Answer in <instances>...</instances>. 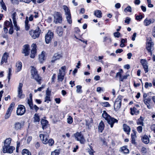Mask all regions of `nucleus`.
<instances>
[{"mask_svg": "<svg viewBox=\"0 0 155 155\" xmlns=\"http://www.w3.org/2000/svg\"><path fill=\"white\" fill-rule=\"evenodd\" d=\"M30 50L29 46L28 45H25L23 46L22 53L25 54V56H27L29 54Z\"/></svg>", "mask_w": 155, "mask_h": 155, "instance_id": "14", "label": "nucleus"}, {"mask_svg": "<svg viewBox=\"0 0 155 155\" xmlns=\"http://www.w3.org/2000/svg\"><path fill=\"white\" fill-rule=\"evenodd\" d=\"M32 78L38 82L39 81L41 80V78L39 77L38 74L32 77Z\"/></svg>", "mask_w": 155, "mask_h": 155, "instance_id": "39", "label": "nucleus"}, {"mask_svg": "<svg viewBox=\"0 0 155 155\" xmlns=\"http://www.w3.org/2000/svg\"><path fill=\"white\" fill-rule=\"evenodd\" d=\"M119 77V79L120 81H122L121 74L120 72H119L117 73L116 75V77Z\"/></svg>", "mask_w": 155, "mask_h": 155, "instance_id": "53", "label": "nucleus"}, {"mask_svg": "<svg viewBox=\"0 0 155 155\" xmlns=\"http://www.w3.org/2000/svg\"><path fill=\"white\" fill-rule=\"evenodd\" d=\"M75 139L81 144H84L86 142L83 135L81 133L77 132L74 134Z\"/></svg>", "mask_w": 155, "mask_h": 155, "instance_id": "7", "label": "nucleus"}, {"mask_svg": "<svg viewBox=\"0 0 155 155\" xmlns=\"http://www.w3.org/2000/svg\"><path fill=\"white\" fill-rule=\"evenodd\" d=\"M16 13L15 12H14L12 15V18L13 20H16L15 17L16 15Z\"/></svg>", "mask_w": 155, "mask_h": 155, "instance_id": "61", "label": "nucleus"}, {"mask_svg": "<svg viewBox=\"0 0 155 155\" xmlns=\"http://www.w3.org/2000/svg\"><path fill=\"white\" fill-rule=\"evenodd\" d=\"M66 66H63L59 70V72L58 74V81L62 82L65 74Z\"/></svg>", "mask_w": 155, "mask_h": 155, "instance_id": "3", "label": "nucleus"}, {"mask_svg": "<svg viewBox=\"0 0 155 155\" xmlns=\"http://www.w3.org/2000/svg\"><path fill=\"white\" fill-rule=\"evenodd\" d=\"M131 20V19L128 17H127L125 18V22L127 24H129Z\"/></svg>", "mask_w": 155, "mask_h": 155, "instance_id": "55", "label": "nucleus"}, {"mask_svg": "<svg viewBox=\"0 0 155 155\" xmlns=\"http://www.w3.org/2000/svg\"><path fill=\"white\" fill-rule=\"evenodd\" d=\"M28 17H26L25 21V29L26 31L28 30L30 28V25L28 24Z\"/></svg>", "mask_w": 155, "mask_h": 155, "instance_id": "31", "label": "nucleus"}, {"mask_svg": "<svg viewBox=\"0 0 155 155\" xmlns=\"http://www.w3.org/2000/svg\"><path fill=\"white\" fill-rule=\"evenodd\" d=\"M54 36L53 33L49 31L45 36V40L47 44H48L51 41Z\"/></svg>", "mask_w": 155, "mask_h": 155, "instance_id": "11", "label": "nucleus"}, {"mask_svg": "<svg viewBox=\"0 0 155 155\" xmlns=\"http://www.w3.org/2000/svg\"><path fill=\"white\" fill-rule=\"evenodd\" d=\"M143 102L146 105L150 104L151 101V99L150 97H147L146 98H145L143 100Z\"/></svg>", "mask_w": 155, "mask_h": 155, "instance_id": "40", "label": "nucleus"}, {"mask_svg": "<svg viewBox=\"0 0 155 155\" xmlns=\"http://www.w3.org/2000/svg\"><path fill=\"white\" fill-rule=\"evenodd\" d=\"M136 35H137V33L136 32H135L133 34V36H132V41H134L135 40V38L136 37Z\"/></svg>", "mask_w": 155, "mask_h": 155, "instance_id": "59", "label": "nucleus"}, {"mask_svg": "<svg viewBox=\"0 0 155 155\" xmlns=\"http://www.w3.org/2000/svg\"><path fill=\"white\" fill-rule=\"evenodd\" d=\"M41 123L42 128L44 130L46 128H47L48 130H49L48 128H49L47 127L48 125V122L47 120L42 119L41 120Z\"/></svg>", "mask_w": 155, "mask_h": 155, "instance_id": "17", "label": "nucleus"}, {"mask_svg": "<svg viewBox=\"0 0 155 155\" xmlns=\"http://www.w3.org/2000/svg\"><path fill=\"white\" fill-rule=\"evenodd\" d=\"M11 139L10 138L6 139L4 141V145L3 146H10L11 143Z\"/></svg>", "mask_w": 155, "mask_h": 155, "instance_id": "32", "label": "nucleus"}, {"mask_svg": "<svg viewBox=\"0 0 155 155\" xmlns=\"http://www.w3.org/2000/svg\"><path fill=\"white\" fill-rule=\"evenodd\" d=\"M16 66L17 68L16 70L17 72H19L21 69L22 67V63L21 62L18 61L16 64Z\"/></svg>", "mask_w": 155, "mask_h": 155, "instance_id": "27", "label": "nucleus"}, {"mask_svg": "<svg viewBox=\"0 0 155 155\" xmlns=\"http://www.w3.org/2000/svg\"><path fill=\"white\" fill-rule=\"evenodd\" d=\"M0 3L2 9L6 11L7 9L6 7L3 0H0Z\"/></svg>", "mask_w": 155, "mask_h": 155, "instance_id": "41", "label": "nucleus"}, {"mask_svg": "<svg viewBox=\"0 0 155 155\" xmlns=\"http://www.w3.org/2000/svg\"><path fill=\"white\" fill-rule=\"evenodd\" d=\"M137 123L138 125H140L142 126L143 125V119L141 117L137 120Z\"/></svg>", "mask_w": 155, "mask_h": 155, "instance_id": "34", "label": "nucleus"}, {"mask_svg": "<svg viewBox=\"0 0 155 155\" xmlns=\"http://www.w3.org/2000/svg\"><path fill=\"white\" fill-rule=\"evenodd\" d=\"M120 4L119 3H116L115 5V7L117 8H120Z\"/></svg>", "mask_w": 155, "mask_h": 155, "instance_id": "62", "label": "nucleus"}, {"mask_svg": "<svg viewBox=\"0 0 155 155\" xmlns=\"http://www.w3.org/2000/svg\"><path fill=\"white\" fill-rule=\"evenodd\" d=\"M54 22L55 23H61L62 22V18L61 14L59 12H55L54 15Z\"/></svg>", "mask_w": 155, "mask_h": 155, "instance_id": "8", "label": "nucleus"}, {"mask_svg": "<svg viewBox=\"0 0 155 155\" xmlns=\"http://www.w3.org/2000/svg\"><path fill=\"white\" fill-rule=\"evenodd\" d=\"M50 96L46 95L45 97V102L48 103L49 101H50Z\"/></svg>", "mask_w": 155, "mask_h": 155, "instance_id": "49", "label": "nucleus"}, {"mask_svg": "<svg viewBox=\"0 0 155 155\" xmlns=\"http://www.w3.org/2000/svg\"><path fill=\"white\" fill-rule=\"evenodd\" d=\"M102 116L107 120V123L110 125L111 128L113 127L114 124L115 123H117L118 122V120L117 119L111 117L107 114L105 111H103Z\"/></svg>", "mask_w": 155, "mask_h": 155, "instance_id": "1", "label": "nucleus"}, {"mask_svg": "<svg viewBox=\"0 0 155 155\" xmlns=\"http://www.w3.org/2000/svg\"><path fill=\"white\" fill-rule=\"evenodd\" d=\"M94 15L97 17L101 18L102 17V13L99 10H96L94 11Z\"/></svg>", "mask_w": 155, "mask_h": 155, "instance_id": "29", "label": "nucleus"}, {"mask_svg": "<svg viewBox=\"0 0 155 155\" xmlns=\"http://www.w3.org/2000/svg\"><path fill=\"white\" fill-rule=\"evenodd\" d=\"M152 84L151 83L146 82L145 83L144 87L146 88H148L149 87H151Z\"/></svg>", "mask_w": 155, "mask_h": 155, "instance_id": "50", "label": "nucleus"}, {"mask_svg": "<svg viewBox=\"0 0 155 155\" xmlns=\"http://www.w3.org/2000/svg\"><path fill=\"white\" fill-rule=\"evenodd\" d=\"M122 99V96H119L115 100L114 105V110L116 111L118 110L120 108L121 105Z\"/></svg>", "mask_w": 155, "mask_h": 155, "instance_id": "5", "label": "nucleus"}, {"mask_svg": "<svg viewBox=\"0 0 155 155\" xmlns=\"http://www.w3.org/2000/svg\"><path fill=\"white\" fill-rule=\"evenodd\" d=\"M120 34L119 32H117L114 33V35L116 37L118 38L120 36Z\"/></svg>", "mask_w": 155, "mask_h": 155, "instance_id": "58", "label": "nucleus"}, {"mask_svg": "<svg viewBox=\"0 0 155 155\" xmlns=\"http://www.w3.org/2000/svg\"><path fill=\"white\" fill-rule=\"evenodd\" d=\"M131 141L132 143L133 144H135V139L136 138V134L135 133L132 134L131 135Z\"/></svg>", "mask_w": 155, "mask_h": 155, "instance_id": "35", "label": "nucleus"}, {"mask_svg": "<svg viewBox=\"0 0 155 155\" xmlns=\"http://www.w3.org/2000/svg\"><path fill=\"white\" fill-rule=\"evenodd\" d=\"M32 94L31 93L29 94V98H28L26 102L29 106L30 109L32 110H35L37 112L39 109V108L36 105L34 106L33 104L32 100Z\"/></svg>", "mask_w": 155, "mask_h": 155, "instance_id": "4", "label": "nucleus"}, {"mask_svg": "<svg viewBox=\"0 0 155 155\" xmlns=\"http://www.w3.org/2000/svg\"><path fill=\"white\" fill-rule=\"evenodd\" d=\"M34 122H38L40 121V118L39 116L36 114H35L34 115Z\"/></svg>", "mask_w": 155, "mask_h": 155, "instance_id": "43", "label": "nucleus"}, {"mask_svg": "<svg viewBox=\"0 0 155 155\" xmlns=\"http://www.w3.org/2000/svg\"><path fill=\"white\" fill-rule=\"evenodd\" d=\"M15 149V148L11 146H3L2 151L3 153H12L13 151Z\"/></svg>", "mask_w": 155, "mask_h": 155, "instance_id": "10", "label": "nucleus"}, {"mask_svg": "<svg viewBox=\"0 0 155 155\" xmlns=\"http://www.w3.org/2000/svg\"><path fill=\"white\" fill-rule=\"evenodd\" d=\"M32 48L31 51L30 57L31 58H34L36 53V44H33L32 45Z\"/></svg>", "mask_w": 155, "mask_h": 155, "instance_id": "16", "label": "nucleus"}, {"mask_svg": "<svg viewBox=\"0 0 155 155\" xmlns=\"http://www.w3.org/2000/svg\"><path fill=\"white\" fill-rule=\"evenodd\" d=\"M30 35L33 39H35L38 37L40 35V32L38 30H31L29 31Z\"/></svg>", "mask_w": 155, "mask_h": 155, "instance_id": "12", "label": "nucleus"}, {"mask_svg": "<svg viewBox=\"0 0 155 155\" xmlns=\"http://www.w3.org/2000/svg\"><path fill=\"white\" fill-rule=\"evenodd\" d=\"M154 45V43L152 41L151 39L146 43V48L147 50L151 54H152L151 51L152 47Z\"/></svg>", "mask_w": 155, "mask_h": 155, "instance_id": "13", "label": "nucleus"}, {"mask_svg": "<svg viewBox=\"0 0 155 155\" xmlns=\"http://www.w3.org/2000/svg\"><path fill=\"white\" fill-rule=\"evenodd\" d=\"M31 73L32 77L38 74L37 71L36 69L33 67H32L31 70Z\"/></svg>", "mask_w": 155, "mask_h": 155, "instance_id": "33", "label": "nucleus"}, {"mask_svg": "<svg viewBox=\"0 0 155 155\" xmlns=\"http://www.w3.org/2000/svg\"><path fill=\"white\" fill-rule=\"evenodd\" d=\"M49 145L50 146H52L54 143V140L52 139H50L48 140Z\"/></svg>", "mask_w": 155, "mask_h": 155, "instance_id": "51", "label": "nucleus"}, {"mask_svg": "<svg viewBox=\"0 0 155 155\" xmlns=\"http://www.w3.org/2000/svg\"><path fill=\"white\" fill-rule=\"evenodd\" d=\"M60 153L59 150H56L51 153V155H59Z\"/></svg>", "mask_w": 155, "mask_h": 155, "instance_id": "47", "label": "nucleus"}, {"mask_svg": "<svg viewBox=\"0 0 155 155\" xmlns=\"http://www.w3.org/2000/svg\"><path fill=\"white\" fill-rule=\"evenodd\" d=\"M23 126V124L21 123L17 122L15 123L14 125V128L16 130H20Z\"/></svg>", "mask_w": 155, "mask_h": 155, "instance_id": "20", "label": "nucleus"}, {"mask_svg": "<svg viewBox=\"0 0 155 155\" xmlns=\"http://www.w3.org/2000/svg\"><path fill=\"white\" fill-rule=\"evenodd\" d=\"M90 149L88 150V152L90 155H94V151L92 149V147L91 146H90Z\"/></svg>", "mask_w": 155, "mask_h": 155, "instance_id": "48", "label": "nucleus"}, {"mask_svg": "<svg viewBox=\"0 0 155 155\" xmlns=\"http://www.w3.org/2000/svg\"><path fill=\"white\" fill-rule=\"evenodd\" d=\"M5 26L8 27L11 25V27L12 26V24L10 21H6L5 22Z\"/></svg>", "mask_w": 155, "mask_h": 155, "instance_id": "52", "label": "nucleus"}, {"mask_svg": "<svg viewBox=\"0 0 155 155\" xmlns=\"http://www.w3.org/2000/svg\"><path fill=\"white\" fill-rule=\"evenodd\" d=\"M137 130L139 133H140L142 131L143 127L142 126H139L137 127Z\"/></svg>", "mask_w": 155, "mask_h": 155, "instance_id": "54", "label": "nucleus"}, {"mask_svg": "<svg viewBox=\"0 0 155 155\" xmlns=\"http://www.w3.org/2000/svg\"><path fill=\"white\" fill-rule=\"evenodd\" d=\"M104 125L102 120H101L99 123V125L98 126V129L99 131L100 132H102L103 130H104Z\"/></svg>", "mask_w": 155, "mask_h": 155, "instance_id": "23", "label": "nucleus"}, {"mask_svg": "<svg viewBox=\"0 0 155 155\" xmlns=\"http://www.w3.org/2000/svg\"><path fill=\"white\" fill-rule=\"evenodd\" d=\"M130 113L132 115H133L136 113V110H137L136 107H134L133 108H130Z\"/></svg>", "mask_w": 155, "mask_h": 155, "instance_id": "46", "label": "nucleus"}, {"mask_svg": "<svg viewBox=\"0 0 155 155\" xmlns=\"http://www.w3.org/2000/svg\"><path fill=\"white\" fill-rule=\"evenodd\" d=\"M143 142L146 144H148L149 142V139L148 137L146 135H144L142 137Z\"/></svg>", "mask_w": 155, "mask_h": 155, "instance_id": "30", "label": "nucleus"}, {"mask_svg": "<svg viewBox=\"0 0 155 155\" xmlns=\"http://www.w3.org/2000/svg\"><path fill=\"white\" fill-rule=\"evenodd\" d=\"M51 91H49L48 88L46 91V95L50 96L51 95Z\"/></svg>", "mask_w": 155, "mask_h": 155, "instance_id": "60", "label": "nucleus"}, {"mask_svg": "<svg viewBox=\"0 0 155 155\" xmlns=\"http://www.w3.org/2000/svg\"><path fill=\"white\" fill-rule=\"evenodd\" d=\"M82 86L81 85H78L76 86V92L78 93L81 94L82 92V90L81 89Z\"/></svg>", "mask_w": 155, "mask_h": 155, "instance_id": "37", "label": "nucleus"}, {"mask_svg": "<svg viewBox=\"0 0 155 155\" xmlns=\"http://www.w3.org/2000/svg\"><path fill=\"white\" fill-rule=\"evenodd\" d=\"M123 127L124 131L126 132L127 134H129L130 131V127L125 124H123Z\"/></svg>", "mask_w": 155, "mask_h": 155, "instance_id": "21", "label": "nucleus"}, {"mask_svg": "<svg viewBox=\"0 0 155 155\" xmlns=\"http://www.w3.org/2000/svg\"><path fill=\"white\" fill-rule=\"evenodd\" d=\"M8 55L7 53H5L4 54L3 57L2 58L1 64H2L4 62H7V60L8 59Z\"/></svg>", "mask_w": 155, "mask_h": 155, "instance_id": "24", "label": "nucleus"}, {"mask_svg": "<svg viewBox=\"0 0 155 155\" xmlns=\"http://www.w3.org/2000/svg\"><path fill=\"white\" fill-rule=\"evenodd\" d=\"M63 8L65 11L66 17L67 21L69 24H71L72 23V21L70 10L68 7L66 5L63 6Z\"/></svg>", "mask_w": 155, "mask_h": 155, "instance_id": "6", "label": "nucleus"}, {"mask_svg": "<svg viewBox=\"0 0 155 155\" xmlns=\"http://www.w3.org/2000/svg\"><path fill=\"white\" fill-rule=\"evenodd\" d=\"M154 21L155 20L153 19H148L147 18L144 20L143 24L144 25L147 26L153 23Z\"/></svg>", "mask_w": 155, "mask_h": 155, "instance_id": "18", "label": "nucleus"}, {"mask_svg": "<svg viewBox=\"0 0 155 155\" xmlns=\"http://www.w3.org/2000/svg\"><path fill=\"white\" fill-rule=\"evenodd\" d=\"M73 121V118L70 116H69L67 118V123L69 124H71Z\"/></svg>", "mask_w": 155, "mask_h": 155, "instance_id": "45", "label": "nucleus"}, {"mask_svg": "<svg viewBox=\"0 0 155 155\" xmlns=\"http://www.w3.org/2000/svg\"><path fill=\"white\" fill-rule=\"evenodd\" d=\"M34 15H31L29 18V20L30 21H32L33 19Z\"/></svg>", "mask_w": 155, "mask_h": 155, "instance_id": "64", "label": "nucleus"}, {"mask_svg": "<svg viewBox=\"0 0 155 155\" xmlns=\"http://www.w3.org/2000/svg\"><path fill=\"white\" fill-rule=\"evenodd\" d=\"M101 105L104 107H110V104L108 102H101L100 103Z\"/></svg>", "mask_w": 155, "mask_h": 155, "instance_id": "42", "label": "nucleus"}, {"mask_svg": "<svg viewBox=\"0 0 155 155\" xmlns=\"http://www.w3.org/2000/svg\"><path fill=\"white\" fill-rule=\"evenodd\" d=\"M141 63L142 64L145 73H147L148 71V66L147 64L146 61L142 59L141 60Z\"/></svg>", "mask_w": 155, "mask_h": 155, "instance_id": "19", "label": "nucleus"}, {"mask_svg": "<svg viewBox=\"0 0 155 155\" xmlns=\"http://www.w3.org/2000/svg\"><path fill=\"white\" fill-rule=\"evenodd\" d=\"M15 106V104L14 103H12L10 105L9 107L7 110L6 114H9L11 115V112L13 109V107Z\"/></svg>", "mask_w": 155, "mask_h": 155, "instance_id": "22", "label": "nucleus"}, {"mask_svg": "<svg viewBox=\"0 0 155 155\" xmlns=\"http://www.w3.org/2000/svg\"><path fill=\"white\" fill-rule=\"evenodd\" d=\"M143 16L142 15H137L136 17V19L137 20L141 19L143 18Z\"/></svg>", "mask_w": 155, "mask_h": 155, "instance_id": "56", "label": "nucleus"}, {"mask_svg": "<svg viewBox=\"0 0 155 155\" xmlns=\"http://www.w3.org/2000/svg\"><path fill=\"white\" fill-rule=\"evenodd\" d=\"M62 57V54H59L58 53H55L52 58L51 61V63H54L56 60L59 59Z\"/></svg>", "mask_w": 155, "mask_h": 155, "instance_id": "15", "label": "nucleus"}, {"mask_svg": "<svg viewBox=\"0 0 155 155\" xmlns=\"http://www.w3.org/2000/svg\"><path fill=\"white\" fill-rule=\"evenodd\" d=\"M120 151L124 153H128L129 152V150L127 148L126 146L121 147Z\"/></svg>", "mask_w": 155, "mask_h": 155, "instance_id": "26", "label": "nucleus"}, {"mask_svg": "<svg viewBox=\"0 0 155 155\" xmlns=\"http://www.w3.org/2000/svg\"><path fill=\"white\" fill-rule=\"evenodd\" d=\"M25 112V106L22 105H20L18 106L16 110L17 114L18 115H22Z\"/></svg>", "mask_w": 155, "mask_h": 155, "instance_id": "9", "label": "nucleus"}, {"mask_svg": "<svg viewBox=\"0 0 155 155\" xmlns=\"http://www.w3.org/2000/svg\"><path fill=\"white\" fill-rule=\"evenodd\" d=\"M18 97L20 98H23L25 97V95L22 94V90H18Z\"/></svg>", "mask_w": 155, "mask_h": 155, "instance_id": "36", "label": "nucleus"}, {"mask_svg": "<svg viewBox=\"0 0 155 155\" xmlns=\"http://www.w3.org/2000/svg\"><path fill=\"white\" fill-rule=\"evenodd\" d=\"M56 31L59 36H61L63 34V29L61 27L58 26L56 29Z\"/></svg>", "mask_w": 155, "mask_h": 155, "instance_id": "25", "label": "nucleus"}, {"mask_svg": "<svg viewBox=\"0 0 155 155\" xmlns=\"http://www.w3.org/2000/svg\"><path fill=\"white\" fill-rule=\"evenodd\" d=\"M45 52L43 51L39 55V60L41 63H42L45 60Z\"/></svg>", "mask_w": 155, "mask_h": 155, "instance_id": "28", "label": "nucleus"}, {"mask_svg": "<svg viewBox=\"0 0 155 155\" xmlns=\"http://www.w3.org/2000/svg\"><path fill=\"white\" fill-rule=\"evenodd\" d=\"M22 153L23 155H31V153L28 150L26 149H23L22 150Z\"/></svg>", "mask_w": 155, "mask_h": 155, "instance_id": "38", "label": "nucleus"}, {"mask_svg": "<svg viewBox=\"0 0 155 155\" xmlns=\"http://www.w3.org/2000/svg\"><path fill=\"white\" fill-rule=\"evenodd\" d=\"M124 11L125 12H132L131 8L130 6H128L124 9Z\"/></svg>", "mask_w": 155, "mask_h": 155, "instance_id": "44", "label": "nucleus"}, {"mask_svg": "<svg viewBox=\"0 0 155 155\" xmlns=\"http://www.w3.org/2000/svg\"><path fill=\"white\" fill-rule=\"evenodd\" d=\"M46 131H45L43 134H40L39 137L42 142L44 144H47L48 143V139L49 138V134L50 132V128H48Z\"/></svg>", "mask_w": 155, "mask_h": 155, "instance_id": "2", "label": "nucleus"}, {"mask_svg": "<svg viewBox=\"0 0 155 155\" xmlns=\"http://www.w3.org/2000/svg\"><path fill=\"white\" fill-rule=\"evenodd\" d=\"M32 139V137L31 136L28 137L27 142L28 143H29L31 141Z\"/></svg>", "mask_w": 155, "mask_h": 155, "instance_id": "63", "label": "nucleus"}, {"mask_svg": "<svg viewBox=\"0 0 155 155\" xmlns=\"http://www.w3.org/2000/svg\"><path fill=\"white\" fill-rule=\"evenodd\" d=\"M23 84L22 83H19L18 87V90H22V88Z\"/></svg>", "mask_w": 155, "mask_h": 155, "instance_id": "57", "label": "nucleus"}]
</instances>
